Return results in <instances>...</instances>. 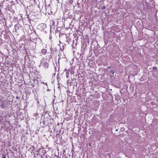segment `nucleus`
Listing matches in <instances>:
<instances>
[{
	"label": "nucleus",
	"instance_id": "f3484780",
	"mask_svg": "<svg viewBox=\"0 0 158 158\" xmlns=\"http://www.w3.org/2000/svg\"><path fill=\"white\" fill-rule=\"evenodd\" d=\"M88 145L89 146V147H90L91 146V143H88Z\"/></svg>",
	"mask_w": 158,
	"mask_h": 158
},
{
	"label": "nucleus",
	"instance_id": "9d476101",
	"mask_svg": "<svg viewBox=\"0 0 158 158\" xmlns=\"http://www.w3.org/2000/svg\"><path fill=\"white\" fill-rule=\"evenodd\" d=\"M74 43H73V44L72 45V48H76V47H75V46H76V45H76V43H75V45H74Z\"/></svg>",
	"mask_w": 158,
	"mask_h": 158
},
{
	"label": "nucleus",
	"instance_id": "412c9836",
	"mask_svg": "<svg viewBox=\"0 0 158 158\" xmlns=\"http://www.w3.org/2000/svg\"><path fill=\"white\" fill-rule=\"evenodd\" d=\"M64 46H63V48H62V50H64Z\"/></svg>",
	"mask_w": 158,
	"mask_h": 158
},
{
	"label": "nucleus",
	"instance_id": "b1692460",
	"mask_svg": "<svg viewBox=\"0 0 158 158\" xmlns=\"http://www.w3.org/2000/svg\"><path fill=\"white\" fill-rule=\"evenodd\" d=\"M110 68V67H108V69H109V68Z\"/></svg>",
	"mask_w": 158,
	"mask_h": 158
},
{
	"label": "nucleus",
	"instance_id": "a878e982",
	"mask_svg": "<svg viewBox=\"0 0 158 158\" xmlns=\"http://www.w3.org/2000/svg\"><path fill=\"white\" fill-rule=\"evenodd\" d=\"M29 16H27V18H29Z\"/></svg>",
	"mask_w": 158,
	"mask_h": 158
},
{
	"label": "nucleus",
	"instance_id": "423d86ee",
	"mask_svg": "<svg viewBox=\"0 0 158 158\" xmlns=\"http://www.w3.org/2000/svg\"><path fill=\"white\" fill-rule=\"evenodd\" d=\"M1 106L2 108H4L5 107V102L4 101H2V102L1 104Z\"/></svg>",
	"mask_w": 158,
	"mask_h": 158
},
{
	"label": "nucleus",
	"instance_id": "bb28decb",
	"mask_svg": "<svg viewBox=\"0 0 158 158\" xmlns=\"http://www.w3.org/2000/svg\"><path fill=\"white\" fill-rule=\"evenodd\" d=\"M1 139H0V143L1 142Z\"/></svg>",
	"mask_w": 158,
	"mask_h": 158
},
{
	"label": "nucleus",
	"instance_id": "4be33fe9",
	"mask_svg": "<svg viewBox=\"0 0 158 158\" xmlns=\"http://www.w3.org/2000/svg\"><path fill=\"white\" fill-rule=\"evenodd\" d=\"M45 84L46 85H48V84H47V83H45Z\"/></svg>",
	"mask_w": 158,
	"mask_h": 158
},
{
	"label": "nucleus",
	"instance_id": "4468645a",
	"mask_svg": "<svg viewBox=\"0 0 158 158\" xmlns=\"http://www.w3.org/2000/svg\"><path fill=\"white\" fill-rule=\"evenodd\" d=\"M153 70H156L157 69V68L156 67V66H154L153 67Z\"/></svg>",
	"mask_w": 158,
	"mask_h": 158
},
{
	"label": "nucleus",
	"instance_id": "f03ea898",
	"mask_svg": "<svg viewBox=\"0 0 158 158\" xmlns=\"http://www.w3.org/2000/svg\"><path fill=\"white\" fill-rule=\"evenodd\" d=\"M31 37L30 38V39H32V40H33V41L34 42V40L35 41L36 40L37 36L36 35L35 31V33H31Z\"/></svg>",
	"mask_w": 158,
	"mask_h": 158
},
{
	"label": "nucleus",
	"instance_id": "9b49d317",
	"mask_svg": "<svg viewBox=\"0 0 158 158\" xmlns=\"http://www.w3.org/2000/svg\"><path fill=\"white\" fill-rule=\"evenodd\" d=\"M110 73L113 75L114 73V70H112L110 71Z\"/></svg>",
	"mask_w": 158,
	"mask_h": 158
},
{
	"label": "nucleus",
	"instance_id": "aec40b11",
	"mask_svg": "<svg viewBox=\"0 0 158 158\" xmlns=\"http://www.w3.org/2000/svg\"><path fill=\"white\" fill-rule=\"evenodd\" d=\"M16 99H18V98H19V97H18V96H17V97H16Z\"/></svg>",
	"mask_w": 158,
	"mask_h": 158
},
{
	"label": "nucleus",
	"instance_id": "ddd939ff",
	"mask_svg": "<svg viewBox=\"0 0 158 158\" xmlns=\"http://www.w3.org/2000/svg\"><path fill=\"white\" fill-rule=\"evenodd\" d=\"M2 158H6V156L5 154H3L2 156Z\"/></svg>",
	"mask_w": 158,
	"mask_h": 158
},
{
	"label": "nucleus",
	"instance_id": "7ed1b4c3",
	"mask_svg": "<svg viewBox=\"0 0 158 158\" xmlns=\"http://www.w3.org/2000/svg\"><path fill=\"white\" fill-rule=\"evenodd\" d=\"M21 27L19 24H17L15 26V31L16 32L18 30L21 28Z\"/></svg>",
	"mask_w": 158,
	"mask_h": 158
},
{
	"label": "nucleus",
	"instance_id": "cd10ccee",
	"mask_svg": "<svg viewBox=\"0 0 158 158\" xmlns=\"http://www.w3.org/2000/svg\"><path fill=\"white\" fill-rule=\"evenodd\" d=\"M41 63H42V60H41Z\"/></svg>",
	"mask_w": 158,
	"mask_h": 158
},
{
	"label": "nucleus",
	"instance_id": "dca6fc26",
	"mask_svg": "<svg viewBox=\"0 0 158 158\" xmlns=\"http://www.w3.org/2000/svg\"><path fill=\"white\" fill-rule=\"evenodd\" d=\"M106 9V6H103L102 7V10H104Z\"/></svg>",
	"mask_w": 158,
	"mask_h": 158
},
{
	"label": "nucleus",
	"instance_id": "0eeeda50",
	"mask_svg": "<svg viewBox=\"0 0 158 158\" xmlns=\"http://www.w3.org/2000/svg\"><path fill=\"white\" fill-rule=\"evenodd\" d=\"M46 115H48V114H46V112H44L43 113V114H42V115H43V118H44V117H45H45H46Z\"/></svg>",
	"mask_w": 158,
	"mask_h": 158
},
{
	"label": "nucleus",
	"instance_id": "393cba45",
	"mask_svg": "<svg viewBox=\"0 0 158 158\" xmlns=\"http://www.w3.org/2000/svg\"><path fill=\"white\" fill-rule=\"evenodd\" d=\"M116 131H118V130L117 129H116Z\"/></svg>",
	"mask_w": 158,
	"mask_h": 158
},
{
	"label": "nucleus",
	"instance_id": "39448f33",
	"mask_svg": "<svg viewBox=\"0 0 158 158\" xmlns=\"http://www.w3.org/2000/svg\"><path fill=\"white\" fill-rule=\"evenodd\" d=\"M43 65L45 68H47L48 67L49 64L47 62H45Z\"/></svg>",
	"mask_w": 158,
	"mask_h": 158
},
{
	"label": "nucleus",
	"instance_id": "2eb2a0df",
	"mask_svg": "<svg viewBox=\"0 0 158 158\" xmlns=\"http://www.w3.org/2000/svg\"><path fill=\"white\" fill-rule=\"evenodd\" d=\"M52 57V55H50L49 56V59L50 60Z\"/></svg>",
	"mask_w": 158,
	"mask_h": 158
},
{
	"label": "nucleus",
	"instance_id": "1a4fd4ad",
	"mask_svg": "<svg viewBox=\"0 0 158 158\" xmlns=\"http://www.w3.org/2000/svg\"><path fill=\"white\" fill-rule=\"evenodd\" d=\"M79 36L77 34H76L75 36V39L77 40Z\"/></svg>",
	"mask_w": 158,
	"mask_h": 158
},
{
	"label": "nucleus",
	"instance_id": "6e6552de",
	"mask_svg": "<svg viewBox=\"0 0 158 158\" xmlns=\"http://www.w3.org/2000/svg\"><path fill=\"white\" fill-rule=\"evenodd\" d=\"M50 50H51V54H53L54 53V49H52V48H51Z\"/></svg>",
	"mask_w": 158,
	"mask_h": 158
},
{
	"label": "nucleus",
	"instance_id": "c85d7f7f",
	"mask_svg": "<svg viewBox=\"0 0 158 158\" xmlns=\"http://www.w3.org/2000/svg\"><path fill=\"white\" fill-rule=\"evenodd\" d=\"M60 49H61V50H62V48H60Z\"/></svg>",
	"mask_w": 158,
	"mask_h": 158
},
{
	"label": "nucleus",
	"instance_id": "6ab92c4d",
	"mask_svg": "<svg viewBox=\"0 0 158 158\" xmlns=\"http://www.w3.org/2000/svg\"><path fill=\"white\" fill-rule=\"evenodd\" d=\"M52 24H53V25L54 24H55V22L53 20H52Z\"/></svg>",
	"mask_w": 158,
	"mask_h": 158
},
{
	"label": "nucleus",
	"instance_id": "20e7f679",
	"mask_svg": "<svg viewBox=\"0 0 158 158\" xmlns=\"http://www.w3.org/2000/svg\"><path fill=\"white\" fill-rule=\"evenodd\" d=\"M41 52L44 55H45L47 53V50L45 49H43L42 50Z\"/></svg>",
	"mask_w": 158,
	"mask_h": 158
},
{
	"label": "nucleus",
	"instance_id": "f8f14e48",
	"mask_svg": "<svg viewBox=\"0 0 158 158\" xmlns=\"http://www.w3.org/2000/svg\"><path fill=\"white\" fill-rule=\"evenodd\" d=\"M73 1L72 0H70L69 1V2L71 4H72L73 3Z\"/></svg>",
	"mask_w": 158,
	"mask_h": 158
},
{
	"label": "nucleus",
	"instance_id": "5701e85b",
	"mask_svg": "<svg viewBox=\"0 0 158 158\" xmlns=\"http://www.w3.org/2000/svg\"><path fill=\"white\" fill-rule=\"evenodd\" d=\"M54 50H55V51H56V48H55L54 49Z\"/></svg>",
	"mask_w": 158,
	"mask_h": 158
},
{
	"label": "nucleus",
	"instance_id": "a211bd4d",
	"mask_svg": "<svg viewBox=\"0 0 158 158\" xmlns=\"http://www.w3.org/2000/svg\"><path fill=\"white\" fill-rule=\"evenodd\" d=\"M60 27H57V31H58V30L59 29H60Z\"/></svg>",
	"mask_w": 158,
	"mask_h": 158
},
{
	"label": "nucleus",
	"instance_id": "f257e3e1",
	"mask_svg": "<svg viewBox=\"0 0 158 158\" xmlns=\"http://www.w3.org/2000/svg\"><path fill=\"white\" fill-rule=\"evenodd\" d=\"M46 117L45 116L43 122L44 124L46 126H48L49 124H52L53 123V120L51 118V117L48 115H46Z\"/></svg>",
	"mask_w": 158,
	"mask_h": 158
}]
</instances>
